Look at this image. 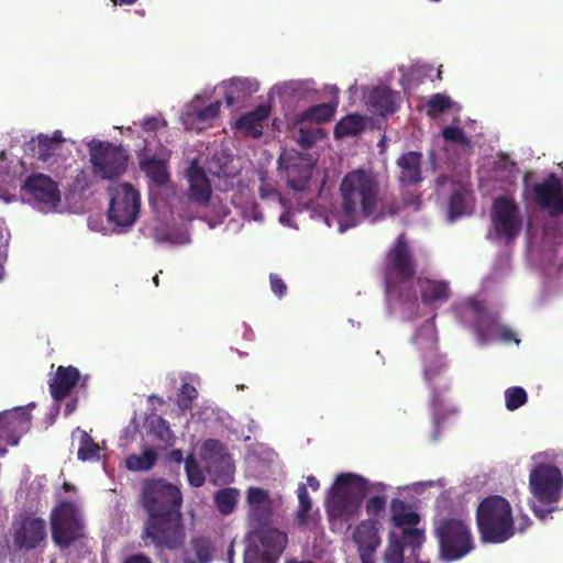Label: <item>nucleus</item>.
<instances>
[{
  "mask_svg": "<svg viewBox=\"0 0 563 563\" xmlns=\"http://www.w3.org/2000/svg\"><path fill=\"white\" fill-rule=\"evenodd\" d=\"M506 408L514 411L523 406L528 400V395L522 387H509L505 391Z\"/></svg>",
  "mask_w": 563,
  "mask_h": 563,
  "instance_id": "79ce46f5",
  "label": "nucleus"
},
{
  "mask_svg": "<svg viewBox=\"0 0 563 563\" xmlns=\"http://www.w3.org/2000/svg\"><path fill=\"white\" fill-rule=\"evenodd\" d=\"M63 487H64V489L66 492H70V490L74 489V486L70 483H67V482L64 483Z\"/></svg>",
  "mask_w": 563,
  "mask_h": 563,
  "instance_id": "774afa93",
  "label": "nucleus"
},
{
  "mask_svg": "<svg viewBox=\"0 0 563 563\" xmlns=\"http://www.w3.org/2000/svg\"><path fill=\"white\" fill-rule=\"evenodd\" d=\"M21 190L29 197L31 203L44 212L55 210L62 201L58 183L42 173L30 174L25 178Z\"/></svg>",
  "mask_w": 563,
  "mask_h": 563,
  "instance_id": "f8f14e48",
  "label": "nucleus"
},
{
  "mask_svg": "<svg viewBox=\"0 0 563 563\" xmlns=\"http://www.w3.org/2000/svg\"><path fill=\"white\" fill-rule=\"evenodd\" d=\"M385 563H404V549L400 543L389 536L388 547L384 553Z\"/></svg>",
  "mask_w": 563,
  "mask_h": 563,
  "instance_id": "49530a36",
  "label": "nucleus"
},
{
  "mask_svg": "<svg viewBox=\"0 0 563 563\" xmlns=\"http://www.w3.org/2000/svg\"><path fill=\"white\" fill-rule=\"evenodd\" d=\"M168 459L169 461L172 462H175L177 464H180L183 461H184V454H183V451L179 450V449H175V450H172L169 453H168Z\"/></svg>",
  "mask_w": 563,
  "mask_h": 563,
  "instance_id": "4d7b16f0",
  "label": "nucleus"
},
{
  "mask_svg": "<svg viewBox=\"0 0 563 563\" xmlns=\"http://www.w3.org/2000/svg\"><path fill=\"white\" fill-rule=\"evenodd\" d=\"M238 496L239 490L233 487H227L218 490L214 494V504L218 510L222 515H230L233 512L236 506Z\"/></svg>",
  "mask_w": 563,
  "mask_h": 563,
  "instance_id": "e433bc0d",
  "label": "nucleus"
},
{
  "mask_svg": "<svg viewBox=\"0 0 563 563\" xmlns=\"http://www.w3.org/2000/svg\"><path fill=\"white\" fill-rule=\"evenodd\" d=\"M214 547L209 538L195 537L183 553V563H210Z\"/></svg>",
  "mask_w": 563,
  "mask_h": 563,
  "instance_id": "cd10ccee",
  "label": "nucleus"
},
{
  "mask_svg": "<svg viewBox=\"0 0 563 563\" xmlns=\"http://www.w3.org/2000/svg\"><path fill=\"white\" fill-rule=\"evenodd\" d=\"M63 137L59 131H56L53 136L40 134L36 140L32 139L30 142V150L32 155L42 162H47L59 147Z\"/></svg>",
  "mask_w": 563,
  "mask_h": 563,
  "instance_id": "c85d7f7f",
  "label": "nucleus"
},
{
  "mask_svg": "<svg viewBox=\"0 0 563 563\" xmlns=\"http://www.w3.org/2000/svg\"><path fill=\"white\" fill-rule=\"evenodd\" d=\"M246 499L250 520L256 526H267L273 512L268 492L260 487H250Z\"/></svg>",
  "mask_w": 563,
  "mask_h": 563,
  "instance_id": "aec40b11",
  "label": "nucleus"
},
{
  "mask_svg": "<svg viewBox=\"0 0 563 563\" xmlns=\"http://www.w3.org/2000/svg\"><path fill=\"white\" fill-rule=\"evenodd\" d=\"M368 106L380 115L395 113L398 108L397 95L388 87H376L368 96Z\"/></svg>",
  "mask_w": 563,
  "mask_h": 563,
  "instance_id": "bb28decb",
  "label": "nucleus"
},
{
  "mask_svg": "<svg viewBox=\"0 0 563 563\" xmlns=\"http://www.w3.org/2000/svg\"><path fill=\"white\" fill-rule=\"evenodd\" d=\"M475 312V320L472 324L473 331L476 333L481 344H486L497 327V317L485 310L478 301L472 303Z\"/></svg>",
  "mask_w": 563,
  "mask_h": 563,
  "instance_id": "a878e982",
  "label": "nucleus"
},
{
  "mask_svg": "<svg viewBox=\"0 0 563 563\" xmlns=\"http://www.w3.org/2000/svg\"><path fill=\"white\" fill-rule=\"evenodd\" d=\"M53 541L60 548H68L84 536V525L76 505L64 500L51 512Z\"/></svg>",
  "mask_w": 563,
  "mask_h": 563,
  "instance_id": "0eeeda50",
  "label": "nucleus"
},
{
  "mask_svg": "<svg viewBox=\"0 0 563 563\" xmlns=\"http://www.w3.org/2000/svg\"><path fill=\"white\" fill-rule=\"evenodd\" d=\"M252 81L246 78H234L229 81L225 89V102L228 107L244 100L253 93Z\"/></svg>",
  "mask_w": 563,
  "mask_h": 563,
  "instance_id": "2f4dec72",
  "label": "nucleus"
},
{
  "mask_svg": "<svg viewBox=\"0 0 563 563\" xmlns=\"http://www.w3.org/2000/svg\"><path fill=\"white\" fill-rule=\"evenodd\" d=\"M46 537L45 521L42 518L24 517L13 534L18 549H35Z\"/></svg>",
  "mask_w": 563,
  "mask_h": 563,
  "instance_id": "a211bd4d",
  "label": "nucleus"
},
{
  "mask_svg": "<svg viewBox=\"0 0 563 563\" xmlns=\"http://www.w3.org/2000/svg\"><path fill=\"white\" fill-rule=\"evenodd\" d=\"M365 128L364 120L358 114H349L341 119L334 126L335 139L355 136Z\"/></svg>",
  "mask_w": 563,
  "mask_h": 563,
  "instance_id": "72a5a7b5",
  "label": "nucleus"
},
{
  "mask_svg": "<svg viewBox=\"0 0 563 563\" xmlns=\"http://www.w3.org/2000/svg\"><path fill=\"white\" fill-rule=\"evenodd\" d=\"M197 396L198 391L192 385L188 383L183 384L177 400L179 408L181 410L190 409L192 407V400L196 399Z\"/></svg>",
  "mask_w": 563,
  "mask_h": 563,
  "instance_id": "c03bdc74",
  "label": "nucleus"
},
{
  "mask_svg": "<svg viewBox=\"0 0 563 563\" xmlns=\"http://www.w3.org/2000/svg\"><path fill=\"white\" fill-rule=\"evenodd\" d=\"M220 107H221L220 101L212 102V103L208 104L207 107H205L203 109L198 110L196 112V119L199 122L212 121L213 119H216L219 115Z\"/></svg>",
  "mask_w": 563,
  "mask_h": 563,
  "instance_id": "09e8293b",
  "label": "nucleus"
},
{
  "mask_svg": "<svg viewBox=\"0 0 563 563\" xmlns=\"http://www.w3.org/2000/svg\"><path fill=\"white\" fill-rule=\"evenodd\" d=\"M396 163L400 169L399 181L402 185H416L422 180V154L420 152L409 151L404 153Z\"/></svg>",
  "mask_w": 563,
  "mask_h": 563,
  "instance_id": "4be33fe9",
  "label": "nucleus"
},
{
  "mask_svg": "<svg viewBox=\"0 0 563 563\" xmlns=\"http://www.w3.org/2000/svg\"><path fill=\"white\" fill-rule=\"evenodd\" d=\"M108 194L110 196L109 221L118 227H131L140 213V192L131 184H119L110 186Z\"/></svg>",
  "mask_w": 563,
  "mask_h": 563,
  "instance_id": "6e6552de",
  "label": "nucleus"
},
{
  "mask_svg": "<svg viewBox=\"0 0 563 563\" xmlns=\"http://www.w3.org/2000/svg\"><path fill=\"white\" fill-rule=\"evenodd\" d=\"M158 125L159 120L155 117L145 118L141 123L142 129L147 132L156 131Z\"/></svg>",
  "mask_w": 563,
  "mask_h": 563,
  "instance_id": "864d4df0",
  "label": "nucleus"
},
{
  "mask_svg": "<svg viewBox=\"0 0 563 563\" xmlns=\"http://www.w3.org/2000/svg\"><path fill=\"white\" fill-rule=\"evenodd\" d=\"M492 224L496 238L507 244L520 234L523 219L519 206L510 196H499L494 199L490 211Z\"/></svg>",
  "mask_w": 563,
  "mask_h": 563,
  "instance_id": "9d476101",
  "label": "nucleus"
},
{
  "mask_svg": "<svg viewBox=\"0 0 563 563\" xmlns=\"http://www.w3.org/2000/svg\"><path fill=\"white\" fill-rule=\"evenodd\" d=\"M257 532L262 553L249 550L244 563H275L286 548L288 538L285 532L267 526H261Z\"/></svg>",
  "mask_w": 563,
  "mask_h": 563,
  "instance_id": "2eb2a0df",
  "label": "nucleus"
},
{
  "mask_svg": "<svg viewBox=\"0 0 563 563\" xmlns=\"http://www.w3.org/2000/svg\"><path fill=\"white\" fill-rule=\"evenodd\" d=\"M467 213L466 192L456 189L452 192L449 200V218L455 220Z\"/></svg>",
  "mask_w": 563,
  "mask_h": 563,
  "instance_id": "ea45409f",
  "label": "nucleus"
},
{
  "mask_svg": "<svg viewBox=\"0 0 563 563\" xmlns=\"http://www.w3.org/2000/svg\"><path fill=\"white\" fill-rule=\"evenodd\" d=\"M298 510L296 515V519L299 526L306 527L309 520V512L312 509V503L309 497L307 487L305 484H299L298 486Z\"/></svg>",
  "mask_w": 563,
  "mask_h": 563,
  "instance_id": "4c0bfd02",
  "label": "nucleus"
},
{
  "mask_svg": "<svg viewBox=\"0 0 563 563\" xmlns=\"http://www.w3.org/2000/svg\"><path fill=\"white\" fill-rule=\"evenodd\" d=\"M339 224L341 231L372 217L380 202V185L372 170L362 168L344 175L340 184Z\"/></svg>",
  "mask_w": 563,
  "mask_h": 563,
  "instance_id": "f03ea898",
  "label": "nucleus"
},
{
  "mask_svg": "<svg viewBox=\"0 0 563 563\" xmlns=\"http://www.w3.org/2000/svg\"><path fill=\"white\" fill-rule=\"evenodd\" d=\"M422 360L423 379L431 389L430 405L438 410L443 405L442 394L450 388V378L446 377L448 364L434 341L431 342Z\"/></svg>",
  "mask_w": 563,
  "mask_h": 563,
  "instance_id": "9b49d317",
  "label": "nucleus"
},
{
  "mask_svg": "<svg viewBox=\"0 0 563 563\" xmlns=\"http://www.w3.org/2000/svg\"><path fill=\"white\" fill-rule=\"evenodd\" d=\"M113 5H132L139 0H110Z\"/></svg>",
  "mask_w": 563,
  "mask_h": 563,
  "instance_id": "680f3d73",
  "label": "nucleus"
},
{
  "mask_svg": "<svg viewBox=\"0 0 563 563\" xmlns=\"http://www.w3.org/2000/svg\"><path fill=\"white\" fill-rule=\"evenodd\" d=\"M500 338L505 342L516 341V343H519V340L515 338V333L507 327L500 328Z\"/></svg>",
  "mask_w": 563,
  "mask_h": 563,
  "instance_id": "6e6d98bb",
  "label": "nucleus"
},
{
  "mask_svg": "<svg viewBox=\"0 0 563 563\" xmlns=\"http://www.w3.org/2000/svg\"><path fill=\"white\" fill-rule=\"evenodd\" d=\"M518 530L520 532H523L526 531V529L531 525V520L530 518L527 516V515H522L519 519H518Z\"/></svg>",
  "mask_w": 563,
  "mask_h": 563,
  "instance_id": "13d9d810",
  "label": "nucleus"
},
{
  "mask_svg": "<svg viewBox=\"0 0 563 563\" xmlns=\"http://www.w3.org/2000/svg\"><path fill=\"white\" fill-rule=\"evenodd\" d=\"M391 521L394 526L406 528L417 526L420 521V516L410 510L409 506L399 498H394L390 504Z\"/></svg>",
  "mask_w": 563,
  "mask_h": 563,
  "instance_id": "7c9ffc66",
  "label": "nucleus"
},
{
  "mask_svg": "<svg viewBox=\"0 0 563 563\" xmlns=\"http://www.w3.org/2000/svg\"><path fill=\"white\" fill-rule=\"evenodd\" d=\"M476 523L481 540L485 543H504L516 531L511 506L499 495L488 496L479 503Z\"/></svg>",
  "mask_w": 563,
  "mask_h": 563,
  "instance_id": "20e7f679",
  "label": "nucleus"
},
{
  "mask_svg": "<svg viewBox=\"0 0 563 563\" xmlns=\"http://www.w3.org/2000/svg\"><path fill=\"white\" fill-rule=\"evenodd\" d=\"M452 101L449 97L442 93H434L427 102L428 113L431 114V111L437 113H443L451 109Z\"/></svg>",
  "mask_w": 563,
  "mask_h": 563,
  "instance_id": "a18cd8bd",
  "label": "nucleus"
},
{
  "mask_svg": "<svg viewBox=\"0 0 563 563\" xmlns=\"http://www.w3.org/2000/svg\"><path fill=\"white\" fill-rule=\"evenodd\" d=\"M80 379L79 369L75 366H58L54 377L49 380L52 398L59 402L67 398Z\"/></svg>",
  "mask_w": 563,
  "mask_h": 563,
  "instance_id": "412c9836",
  "label": "nucleus"
},
{
  "mask_svg": "<svg viewBox=\"0 0 563 563\" xmlns=\"http://www.w3.org/2000/svg\"><path fill=\"white\" fill-rule=\"evenodd\" d=\"M373 554L374 553H368V552L360 554L362 563H375L373 560Z\"/></svg>",
  "mask_w": 563,
  "mask_h": 563,
  "instance_id": "e2e57ef3",
  "label": "nucleus"
},
{
  "mask_svg": "<svg viewBox=\"0 0 563 563\" xmlns=\"http://www.w3.org/2000/svg\"><path fill=\"white\" fill-rule=\"evenodd\" d=\"M534 202L551 217L563 216V185L555 174H550L542 183L531 187Z\"/></svg>",
  "mask_w": 563,
  "mask_h": 563,
  "instance_id": "dca6fc26",
  "label": "nucleus"
},
{
  "mask_svg": "<svg viewBox=\"0 0 563 563\" xmlns=\"http://www.w3.org/2000/svg\"><path fill=\"white\" fill-rule=\"evenodd\" d=\"M368 488L367 481L353 473H342L336 476L328 497V512L330 516L343 517L352 514L357 507V500L364 498Z\"/></svg>",
  "mask_w": 563,
  "mask_h": 563,
  "instance_id": "423d86ee",
  "label": "nucleus"
},
{
  "mask_svg": "<svg viewBox=\"0 0 563 563\" xmlns=\"http://www.w3.org/2000/svg\"><path fill=\"white\" fill-rule=\"evenodd\" d=\"M123 563H152V561L147 555L143 553H137L128 556Z\"/></svg>",
  "mask_w": 563,
  "mask_h": 563,
  "instance_id": "5fc2aeb1",
  "label": "nucleus"
},
{
  "mask_svg": "<svg viewBox=\"0 0 563 563\" xmlns=\"http://www.w3.org/2000/svg\"><path fill=\"white\" fill-rule=\"evenodd\" d=\"M353 540L357 544L358 553H374L380 544L377 521L367 519L361 521L353 532Z\"/></svg>",
  "mask_w": 563,
  "mask_h": 563,
  "instance_id": "5701e85b",
  "label": "nucleus"
},
{
  "mask_svg": "<svg viewBox=\"0 0 563 563\" xmlns=\"http://www.w3.org/2000/svg\"><path fill=\"white\" fill-rule=\"evenodd\" d=\"M201 450L205 459H212L214 456L222 455L224 452V445L219 440L208 439L203 442Z\"/></svg>",
  "mask_w": 563,
  "mask_h": 563,
  "instance_id": "de8ad7c7",
  "label": "nucleus"
},
{
  "mask_svg": "<svg viewBox=\"0 0 563 563\" xmlns=\"http://www.w3.org/2000/svg\"><path fill=\"white\" fill-rule=\"evenodd\" d=\"M32 402L27 407H16L12 410L0 412V440L10 445H16L20 438L29 431L31 416L29 408H34Z\"/></svg>",
  "mask_w": 563,
  "mask_h": 563,
  "instance_id": "f3484780",
  "label": "nucleus"
},
{
  "mask_svg": "<svg viewBox=\"0 0 563 563\" xmlns=\"http://www.w3.org/2000/svg\"><path fill=\"white\" fill-rule=\"evenodd\" d=\"M141 169L146 176L157 186H164L169 180V174L164 161L158 159L156 156H142L140 158Z\"/></svg>",
  "mask_w": 563,
  "mask_h": 563,
  "instance_id": "c756f323",
  "label": "nucleus"
},
{
  "mask_svg": "<svg viewBox=\"0 0 563 563\" xmlns=\"http://www.w3.org/2000/svg\"><path fill=\"white\" fill-rule=\"evenodd\" d=\"M442 136L446 141H450L455 144H461L466 147H471L472 145L471 140L465 135L463 129L459 126H445L442 131Z\"/></svg>",
  "mask_w": 563,
  "mask_h": 563,
  "instance_id": "37998d69",
  "label": "nucleus"
},
{
  "mask_svg": "<svg viewBox=\"0 0 563 563\" xmlns=\"http://www.w3.org/2000/svg\"><path fill=\"white\" fill-rule=\"evenodd\" d=\"M433 533L440 555L446 562L460 560L474 549L471 529L462 519L440 518L434 521Z\"/></svg>",
  "mask_w": 563,
  "mask_h": 563,
  "instance_id": "39448f33",
  "label": "nucleus"
},
{
  "mask_svg": "<svg viewBox=\"0 0 563 563\" xmlns=\"http://www.w3.org/2000/svg\"><path fill=\"white\" fill-rule=\"evenodd\" d=\"M269 283H271V288H272L273 292L275 295H277L279 298L286 294L287 286L284 283V280L280 278L279 275L271 274Z\"/></svg>",
  "mask_w": 563,
  "mask_h": 563,
  "instance_id": "603ef678",
  "label": "nucleus"
},
{
  "mask_svg": "<svg viewBox=\"0 0 563 563\" xmlns=\"http://www.w3.org/2000/svg\"><path fill=\"white\" fill-rule=\"evenodd\" d=\"M186 176L189 183V199L199 206H208L211 199L212 188L209 178L197 161L191 162Z\"/></svg>",
  "mask_w": 563,
  "mask_h": 563,
  "instance_id": "6ab92c4d",
  "label": "nucleus"
},
{
  "mask_svg": "<svg viewBox=\"0 0 563 563\" xmlns=\"http://www.w3.org/2000/svg\"><path fill=\"white\" fill-rule=\"evenodd\" d=\"M529 176H530V174H529V173H527V174L525 175V178H523V186H525V190H526V191H527V190H528V188H529V184H528Z\"/></svg>",
  "mask_w": 563,
  "mask_h": 563,
  "instance_id": "338daca9",
  "label": "nucleus"
},
{
  "mask_svg": "<svg viewBox=\"0 0 563 563\" xmlns=\"http://www.w3.org/2000/svg\"><path fill=\"white\" fill-rule=\"evenodd\" d=\"M269 194H272V195H277V192H276L275 190H271V191H268V190H267L266 188H264V187H262V188H261V197H262V198L267 197Z\"/></svg>",
  "mask_w": 563,
  "mask_h": 563,
  "instance_id": "0e129e2a",
  "label": "nucleus"
},
{
  "mask_svg": "<svg viewBox=\"0 0 563 563\" xmlns=\"http://www.w3.org/2000/svg\"><path fill=\"white\" fill-rule=\"evenodd\" d=\"M139 501L146 515L141 532L145 545L179 548L185 539L179 487L164 478H147L142 484Z\"/></svg>",
  "mask_w": 563,
  "mask_h": 563,
  "instance_id": "f257e3e1",
  "label": "nucleus"
},
{
  "mask_svg": "<svg viewBox=\"0 0 563 563\" xmlns=\"http://www.w3.org/2000/svg\"><path fill=\"white\" fill-rule=\"evenodd\" d=\"M89 154L93 174L103 179L118 178L126 170L129 157L121 146L110 142L91 141Z\"/></svg>",
  "mask_w": 563,
  "mask_h": 563,
  "instance_id": "1a4fd4ad",
  "label": "nucleus"
},
{
  "mask_svg": "<svg viewBox=\"0 0 563 563\" xmlns=\"http://www.w3.org/2000/svg\"><path fill=\"white\" fill-rule=\"evenodd\" d=\"M100 448L92 438L85 431L80 437V445L78 449V459L80 461L99 460Z\"/></svg>",
  "mask_w": 563,
  "mask_h": 563,
  "instance_id": "58836bf2",
  "label": "nucleus"
},
{
  "mask_svg": "<svg viewBox=\"0 0 563 563\" xmlns=\"http://www.w3.org/2000/svg\"><path fill=\"white\" fill-rule=\"evenodd\" d=\"M317 133L318 131H311L306 129H299L298 136L296 139L297 143L301 145L302 148H310L317 142Z\"/></svg>",
  "mask_w": 563,
  "mask_h": 563,
  "instance_id": "3c124183",
  "label": "nucleus"
},
{
  "mask_svg": "<svg viewBox=\"0 0 563 563\" xmlns=\"http://www.w3.org/2000/svg\"><path fill=\"white\" fill-rule=\"evenodd\" d=\"M529 486L532 495L541 504H554L559 501L562 493V473L554 465L539 464L529 475Z\"/></svg>",
  "mask_w": 563,
  "mask_h": 563,
  "instance_id": "ddd939ff",
  "label": "nucleus"
},
{
  "mask_svg": "<svg viewBox=\"0 0 563 563\" xmlns=\"http://www.w3.org/2000/svg\"><path fill=\"white\" fill-rule=\"evenodd\" d=\"M336 104L320 103L308 108L300 115V121L328 122L335 113Z\"/></svg>",
  "mask_w": 563,
  "mask_h": 563,
  "instance_id": "f704fd0d",
  "label": "nucleus"
},
{
  "mask_svg": "<svg viewBox=\"0 0 563 563\" xmlns=\"http://www.w3.org/2000/svg\"><path fill=\"white\" fill-rule=\"evenodd\" d=\"M269 115V108L264 104H260L253 111H250L240 117L235 122V128L246 135L258 139L263 134V122Z\"/></svg>",
  "mask_w": 563,
  "mask_h": 563,
  "instance_id": "393cba45",
  "label": "nucleus"
},
{
  "mask_svg": "<svg viewBox=\"0 0 563 563\" xmlns=\"http://www.w3.org/2000/svg\"><path fill=\"white\" fill-rule=\"evenodd\" d=\"M307 483L313 490H318L320 487L319 481L313 475L307 477Z\"/></svg>",
  "mask_w": 563,
  "mask_h": 563,
  "instance_id": "bf43d9fd",
  "label": "nucleus"
},
{
  "mask_svg": "<svg viewBox=\"0 0 563 563\" xmlns=\"http://www.w3.org/2000/svg\"><path fill=\"white\" fill-rule=\"evenodd\" d=\"M150 399H151V400H155V402H158V404H161V405H162V404H164L163 398H162V397H159V396H155V395H153V396H151V397H150Z\"/></svg>",
  "mask_w": 563,
  "mask_h": 563,
  "instance_id": "69168bd1",
  "label": "nucleus"
},
{
  "mask_svg": "<svg viewBox=\"0 0 563 563\" xmlns=\"http://www.w3.org/2000/svg\"><path fill=\"white\" fill-rule=\"evenodd\" d=\"M416 263L406 240L400 234L385 258L384 274L386 291L397 296L404 303H415L418 300L413 288Z\"/></svg>",
  "mask_w": 563,
  "mask_h": 563,
  "instance_id": "7ed1b4c3",
  "label": "nucleus"
},
{
  "mask_svg": "<svg viewBox=\"0 0 563 563\" xmlns=\"http://www.w3.org/2000/svg\"><path fill=\"white\" fill-rule=\"evenodd\" d=\"M279 169L285 172L288 186L302 191L312 176L313 164L296 150L284 151L278 159Z\"/></svg>",
  "mask_w": 563,
  "mask_h": 563,
  "instance_id": "4468645a",
  "label": "nucleus"
},
{
  "mask_svg": "<svg viewBox=\"0 0 563 563\" xmlns=\"http://www.w3.org/2000/svg\"><path fill=\"white\" fill-rule=\"evenodd\" d=\"M413 288L420 291L421 300L426 305H433L438 301H445L450 296V288L446 282L429 278H415Z\"/></svg>",
  "mask_w": 563,
  "mask_h": 563,
  "instance_id": "b1692460",
  "label": "nucleus"
},
{
  "mask_svg": "<svg viewBox=\"0 0 563 563\" xmlns=\"http://www.w3.org/2000/svg\"><path fill=\"white\" fill-rule=\"evenodd\" d=\"M185 471L187 481L191 486L200 487L205 484L206 477L194 454L186 457Z\"/></svg>",
  "mask_w": 563,
  "mask_h": 563,
  "instance_id": "a19ab883",
  "label": "nucleus"
},
{
  "mask_svg": "<svg viewBox=\"0 0 563 563\" xmlns=\"http://www.w3.org/2000/svg\"><path fill=\"white\" fill-rule=\"evenodd\" d=\"M76 406L77 399H73L71 401H69L65 407V416H69L76 409Z\"/></svg>",
  "mask_w": 563,
  "mask_h": 563,
  "instance_id": "052dcab7",
  "label": "nucleus"
},
{
  "mask_svg": "<svg viewBox=\"0 0 563 563\" xmlns=\"http://www.w3.org/2000/svg\"><path fill=\"white\" fill-rule=\"evenodd\" d=\"M157 461V453L148 448L142 454H131L126 459V467L131 471H150Z\"/></svg>",
  "mask_w": 563,
  "mask_h": 563,
  "instance_id": "c9c22d12",
  "label": "nucleus"
},
{
  "mask_svg": "<svg viewBox=\"0 0 563 563\" xmlns=\"http://www.w3.org/2000/svg\"><path fill=\"white\" fill-rule=\"evenodd\" d=\"M389 536L398 541L402 549L410 547L415 556H419L418 552L426 540L424 531L416 526L402 528L400 536L395 532H390Z\"/></svg>",
  "mask_w": 563,
  "mask_h": 563,
  "instance_id": "473e14b6",
  "label": "nucleus"
},
{
  "mask_svg": "<svg viewBox=\"0 0 563 563\" xmlns=\"http://www.w3.org/2000/svg\"><path fill=\"white\" fill-rule=\"evenodd\" d=\"M386 497L385 496H373L366 501V512L369 516H379L385 511L386 508Z\"/></svg>",
  "mask_w": 563,
  "mask_h": 563,
  "instance_id": "8fccbe9b",
  "label": "nucleus"
}]
</instances>
